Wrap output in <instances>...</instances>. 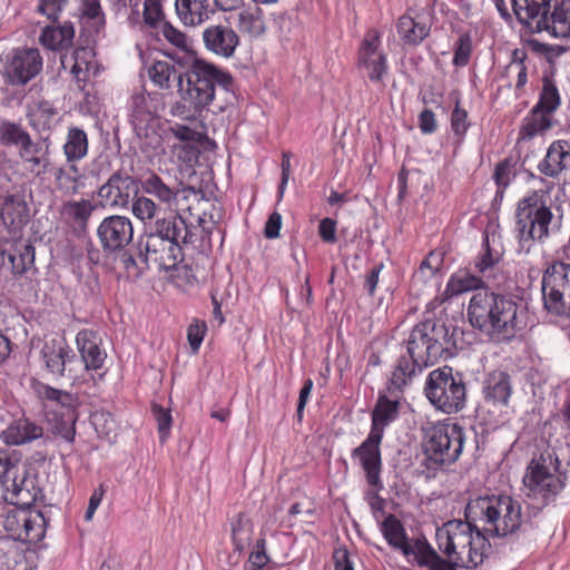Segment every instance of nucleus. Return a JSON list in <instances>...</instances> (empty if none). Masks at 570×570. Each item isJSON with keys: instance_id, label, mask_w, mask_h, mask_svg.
I'll use <instances>...</instances> for the list:
<instances>
[{"instance_id": "33", "label": "nucleus", "mask_w": 570, "mask_h": 570, "mask_svg": "<svg viewBox=\"0 0 570 570\" xmlns=\"http://www.w3.org/2000/svg\"><path fill=\"white\" fill-rule=\"evenodd\" d=\"M56 189L63 196H75L85 187V174H82L77 164L66 163L55 169Z\"/></svg>"}, {"instance_id": "49", "label": "nucleus", "mask_w": 570, "mask_h": 570, "mask_svg": "<svg viewBox=\"0 0 570 570\" xmlns=\"http://www.w3.org/2000/svg\"><path fill=\"white\" fill-rule=\"evenodd\" d=\"M551 118L531 109L530 114L523 119L518 134V140H531L538 135H542L551 127Z\"/></svg>"}, {"instance_id": "21", "label": "nucleus", "mask_w": 570, "mask_h": 570, "mask_svg": "<svg viewBox=\"0 0 570 570\" xmlns=\"http://www.w3.org/2000/svg\"><path fill=\"white\" fill-rule=\"evenodd\" d=\"M43 60L38 49L23 48L16 52L9 75L13 85H26L42 70Z\"/></svg>"}, {"instance_id": "52", "label": "nucleus", "mask_w": 570, "mask_h": 570, "mask_svg": "<svg viewBox=\"0 0 570 570\" xmlns=\"http://www.w3.org/2000/svg\"><path fill=\"white\" fill-rule=\"evenodd\" d=\"M444 264V254L440 250H431L414 272V281L429 282L441 273Z\"/></svg>"}, {"instance_id": "62", "label": "nucleus", "mask_w": 570, "mask_h": 570, "mask_svg": "<svg viewBox=\"0 0 570 570\" xmlns=\"http://www.w3.org/2000/svg\"><path fill=\"white\" fill-rule=\"evenodd\" d=\"M157 209L158 207L151 198L146 196H136L132 199L131 212L136 218L145 224L146 222H151L155 218Z\"/></svg>"}, {"instance_id": "57", "label": "nucleus", "mask_w": 570, "mask_h": 570, "mask_svg": "<svg viewBox=\"0 0 570 570\" xmlns=\"http://www.w3.org/2000/svg\"><path fill=\"white\" fill-rule=\"evenodd\" d=\"M148 75L154 85L161 89L170 88L171 81L178 76L174 65L160 60L153 63L148 69Z\"/></svg>"}, {"instance_id": "28", "label": "nucleus", "mask_w": 570, "mask_h": 570, "mask_svg": "<svg viewBox=\"0 0 570 570\" xmlns=\"http://www.w3.org/2000/svg\"><path fill=\"white\" fill-rule=\"evenodd\" d=\"M511 6L521 24L531 32H541L548 0H511Z\"/></svg>"}, {"instance_id": "58", "label": "nucleus", "mask_w": 570, "mask_h": 570, "mask_svg": "<svg viewBox=\"0 0 570 570\" xmlns=\"http://www.w3.org/2000/svg\"><path fill=\"white\" fill-rule=\"evenodd\" d=\"M57 109L47 100L39 101L30 112V121L35 127L49 129L56 121Z\"/></svg>"}, {"instance_id": "3", "label": "nucleus", "mask_w": 570, "mask_h": 570, "mask_svg": "<svg viewBox=\"0 0 570 570\" xmlns=\"http://www.w3.org/2000/svg\"><path fill=\"white\" fill-rule=\"evenodd\" d=\"M465 519L476 522L489 537L512 534L524 522L519 500L494 494L471 499L465 507Z\"/></svg>"}, {"instance_id": "25", "label": "nucleus", "mask_w": 570, "mask_h": 570, "mask_svg": "<svg viewBox=\"0 0 570 570\" xmlns=\"http://www.w3.org/2000/svg\"><path fill=\"white\" fill-rule=\"evenodd\" d=\"M175 13L185 27H199L207 22L215 10L209 0H175Z\"/></svg>"}, {"instance_id": "22", "label": "nucleus", "mask_w": 570, "mask_h": 570, "mask_svg": "<svg viewBox=\"0 0 570 570\" xmlns=\"http://www.w3.org/2000/svg\"><path fill=\"white\" fill-rule=\"evenodd\" d=\"M76 344L87 371L100 370L106 361L107 353L101 347V338L92 330H81L76 335Z\"/></svg>"}, {"instance_id": "32", "label": "nucleus", "mask_w": 570, "mask_h": 570, "mask_svg": "<svg viewBox=\"0 0 570 570\" xmlns=\"http://www.w3.org/2000/svg\"><path fill=\"white\" fill-rule=\"evenodd\" d=\"M73 37V24L65 21L62 24L46 26L39 36V42L48 50L60 51L72 45Z\"/></svg>"}, {"instance_id": "38", "label": "nucleus", "mask_w": 570, "mask_h": 570, "mask_svg": "<svg viewBox=\"0 0 570 570\" xmlns=\"http://www.w3.org/2000/svg\"><path fill=\"white\" fill-rule=\"evenodd\" d=\"M409 556H413L420 567H426L429 570H450V562L445 561L426 541V539H416L409 544Z\"/></svg>"}, {"instance_id": "16", "label": "nucleus", "mask_w": 570, "mask_h": 570, "mask_svg": "<svg viewBox=\"0 0 570 570\" xmlns=\"http://www.w3.org/2000/svg\"><path fill=\"white\" fill-rule=\"evenodd\" d=\"M140 252H145L147 263L158 268L170 271L184 261L181 245L164 239L160 236L145 234L139 242Z\"/></svg>"}, {"instance_id": "53", "label": "nucleus", "mask_w": 570, "mask_h": 570, "mask_svg": "<svg viewBox=\"0 0 570 570\" xmlns=\"http://www.w3.org/2000/svg\"><path fill=\"white\" fill-rule=\"evenodd\" d=\"M517 164L513 157H507L497 164L492 176L497 186V195L502 196L505 189L515 179Z\"/></svg>"}, {"instance_id": "6", "label": "nucleus", "mask_w": 570, "mask_h": 570, "mask_svg": "<svg viewBox=\"0 0 570 570\" xmlns=\"http://www.w3.org/2000/svg\"><path fill=\"white\" fill-rule=\"evenodd\" d=\"M424 394L438 411L445 414L460 412L466 402V387L462 375L448 365L429 373Z\"/></svg>"}, {"instance_id": "50", "label": "nucleus", "mask_w": 570, "mask_h": 570, "mask_svg": "<svg viewBox=\"0 0 570 570\" xmlns=\"http://www.w3.org/2000/svg\"><path fill=\"white\" fill-rule=\"evenodd\" d=\"M165 0H142V12L140 13V23L151 30H158L166 19Z\"/></svg>"}, {"instance_id": "46", "label": "nucleus", "mask_w": 570, "mask_h": 570, "mask_svg": "<svg viewBox=\"0 0 570 570\" xmlns=\"http://www.w3.org/2000/svg\"><path fill=\"white\" fill-rule=\"evenodd\" d=\"M237 27L240 32L250 37H259L265 33L266 26L263 11L258 7L242 9L237 14Z\"/></svg>"}, {"instance_id": "40", "label": "nucleus", "mask_w": 570, "mask_h": 570, "mask_svg": "<svg viewBox=\"0 0 570 570\" xmlns=\"http://www.w3.org/2000/svg\"><path fill=\"white\" fill-rule=\"evenodd\" d=\"M88 150L89 140L87 132L79 127H70L62 146L66 163L77 164L87 157Z\"/></svg>"}, {"instance_id": "36", "label": "nucleus", "mask_w": 570, "mask_h": 570, "mask_svg": "<svg viewBox=\"0 0 570 570\" xmlns=\"http://www.w3.org/2000/svg\"><path fill=\"white\" fill-rule=\"evenodd\" d=\"M489 289L482 277L466 271H458L452 274L443 292L444 299L459 296L466 292Z\"/></svg>"}, {"instance_id": "60", "label": "nucleus", "mask_w": 570, "mask_h": 570, "mask_svg": "<svg viewBox=\"0 0 570 570\" xmlns=\"http://www.w3.org/2000/svg\"><path fill=\"white\" fill-rule=\"evenodd\" d=\"M158 30H160L164 39L175 48L185 52L191 50V40L189 37L170 21L165 22Z\"/></svg>"}, {"instance_id": "12", "label": "nucleus", "mask_w": 570, "mask_h": 570, "mask_svg": "<svg viewBox=\"0 0 570 570\" xmlns=\"http://www.w3.org/2000/svg\"><path fill=\"white\" fill-rule=\"evenodd\" d=\"M356 65L371 82H382L387 76L389 59L382 48V33L379 29L370 28L365 31L356 52Z\"/></svg>"}, {"instance_id": "59", "label": "nucleus", "mask_w": 570, "mask_h": 570, "mask_svg": "<svg viewBox=\"0 0 570 570\" xmlns=\"http://www.w3.org/2000/svg\"><path fill=\"white\" fill-rule=\"evenodd\" d=\"M525 53L520 50H514L511 62L507 66L505 75L508 78H515V89L522 90L528 82V70L524 65Z\"/></svg>"}, {"instance_id": "43", "label": "nucleus", "mask_w": 570, "mask_h": 570, "mask_svg": "<svg viewBox=\"0 0 570 570\" xmlns=\"http://www.w3.org/2000/svg\"><path fill=\"white\" fill-rule=\"evenodd\" d=\"M488 537L489 535L484 533L482 529H480V525L476 522H473L471 542L464 544V550L465 554L470 553L474 559L471 560L470 563L461 566V568L474 569L483 563L484 559L488 557L489 551L491 550V544Z\"/></svg>"}, {"instance_id": "19", "label": "nucleus", "mask_w": 570, "mask_h": 570, "mask_svg": "<svg viewBox=\"0 0 570 570\" xmlns=\"http://www.w3.org/2000/svg\"><path fill=\"white\" fill-rule=\"evenodd\" d=\"M205 48L222 58H232L240 43V38L234 28L228 24H209L202 33Z\"/></svg>"}, {"instance_id": "63", "label": "nucleus", "mask_w": 570, "mask_h": 570, "mask_svg": "<svg viewBox=\"0 0 570 570\" xmlns=\"http://www.w3.org/2000/svg\"><path fill=\"white\" fill-rule=\"evenodd\" d=\"M111 12L116 16L125 13L128 8H130V12L128 14V23L131 27H136L140 23V11H139V2L136 0H107Z\"/></svg>"}, {"instance_id": "48", "label": "nucleus", "mask_w": 570, "mask_h": 570, "mask_svg": "<svg viewBox=\"0 0 570 570\" xmlns=\"http://www.w3.org/2000/svg\"><path fill=\"white\" fill-rule=\"evenodd\" d=\"M9 498H11V493H9ZM36 500L37 498L29 504H18L14 499H10L11 503L16 505V508L8 512L3 522V527L16 540L22 541L24 522L27 521L30 507L35 503Z\"/></svg>"}, {"instance_id": "4", "label": "nucleus", "mask_w": 570, "mask_h": 570, "mask_svg": "<svg viewBox=\"0 0 570 570\" xmlns=\"http://www.w3.org/2000/svg\"><path fill=\"white\" fill-rule=\"evenodd\" d=\"M559 459L550 450L534 455L527 466L523 476L527 497L539 510L553 502L566 485V476L559 472Z\"/></svg>"}, {"instance_id": "39", "label": "nucleus", "mask_w": 570, "mask_h": 570, "mask_svg": "<svg viewBox=\"0 0 570 570\" xmlns=\"http://www.w3.org/2000/svg\"><path fill=\"white\" fill-rule=\"evenodd\" d=\"M36 392L40 399L60 407L63 416H70L71 420L76 419L78 407V399L76 395L47 384H38Z\"/></svg>"}, {"instance_id": "9", "label": "nucleus", "mask_w": 570, "mask_h": 570, "mask_svg": "<svg viewBox=\"0 0 570 570\" xmlns=\"http://www.w3.org/2000/svg\"><path fill=\"white\" fill-rule=\"evenodd\" d=\"M544 309L554 316L570 317V264L553 262L541 279Z\"/></svg>"}, {"instance_id": "41", "label": "nucleus", "mask_w": 570, "mask_h": 570, "mask_svg": "<svg viewBox=\"0 0 570 570\" xmlns=\"http://www.w3.org/2000/svg\"><path fill=\"white\" fill-rule=\"evenodd\" d=\"M140 184L145 194L156 197L160 203L166 205L174 203L179 194V189L176 186L165 183L164 179L154 171L146 175Z\"/></svg>"}, {"instance_id": "2", "label": "nucleus", "mask_w": 570, "mask_h": 570, "mask_svg": "<svg viewBox=\"0 0 570 570\" xmlns=\"http://www.w3.org/2000/svg\"><path fill=\"white\" fill-rule=\"evenodd\" d=\"M466 315L471 326L494 343L510 342L527 326L521 304L490 289L471 296Z\"/></svg>"}, {"instance_id": "34", "label": "nucleus", "mask_w": 570, "mask_h": 570, "mask_svg": "<svg viewBox=\"0 0 570 570\" xmlns=\"http://www.w3.org/2000/svg\"><path fill=\"white\" fill-rule=\"evenodd\" d=\"M399 397L400 396H395L394 400H391L386 395H379L376 405L372 412L370 433L383 438L385 426L395 421L399 415Z\"/></svg>"}, {"instance_id": "11", "label": "nucleus", "mask_w": 570, "mask_h": 570, "mask_svg": "<svg viewBox=\"0 0 570 570\" xmlns=\"http://www.w3.org/2000/svg\"><path fill=\"white\" fill-rule=\"evenodd\" d=\"M130 121L138 137L146 138L148 145L158 148L161 145L159 135V99L150 94H138L131 98Z\"/></svg>"}, {"instance_id": "15", "label": "nucleus", "mask_w": 570, "mask_h": 570, "mask_svg": "<svg viewBox=\"0 0 570 570\" xmlns=\"http://www.w3.org/2000/svg\"><path fill=\"white\" fill-rule=\"evenodd\" d=\"M29 220V208L19 195H8L0 205V245L18 240Z\"/></svg>"}, {"instance_id": "51", "label": "nucleus", "mask_w": 570, "mask_h": 570, "mask_svg": "<svg viewBox=\"0 0 570 570\" xmlns=\"http://www.w3.org/2000/svg\"><path fill=\"white\" fill-rule=\"evenodd\" d=\"M94 208V205L87 199L69 200L62 206V215L73 225L85 228Z\"/></svg>"}, {"instance_id": "24", "label": "nucleus", "mask_w": 570, "mask_h": 570, "mask_svg": "<svg viewBox=\"0 0 570 570\" xmlns=\"http://www.w3.org/2000/svg\"><path fill=\"white\" fill-rule=\"evenodd\" d=\"M41 358L49 374L62 377L67 363L75 360L76 354L65 340H51L45 343Z\"/></svg>"}, {"instance_id": "61", "label": "nucleus", "mask_w": 570, "mask_h": 570, "mask_svg": "<svg viewBox=\"0 0 570 570\" xmlns=\"http://www.w3.org/2000/svg\"><path fill=\"white\" fill-rule=\"evenodd\" d=\"M33 259L35 248L29 244L22 245L21 248L9 255L12 273L22 275L33 264Z\"/></svg>"}, {"instance_id": "56", "label": "nucleus", "mask_w": 570, "mask_h": 570, "mask_svg": "<svg viewBox=\"0 0 570 570\" xmlns=\"http://www.w3.org/2000/svg\"><path fill=\"white\" fill-rule=\"evenodd\" d=\"M46 534V519L41 511L30 508L22 535L23 542L37 543Z\"/></svg>"}, {"instance_id": "7", "label": "nucleus", "mask_w": 570, "mask_h": 570, "mask_svg": "<svg viewBox=\"0 0 570 570\" xmlns=\"http://www.w3.org/2000/svg\"><path fill=\"white\" fill-rule=\"evenodd\" d=\"M515 218V229L522 245L548 237L553 219L548 195L542 190L529 193L519 200Z\"/></svg>"}, {"instance_id": "44", "label": "nucleus", "mask_w": 570, "mask_h": 570, "mask_svg": "<svg viewBox=\"0 0 570 570\" xmlns=\"http://www.w3.org/2000/svg\"><path fill=\"white\" fill-rule=\"evenodd\" d=\"M381 531L387 541V543L402 551V553L409 557V544L405 529L402 522L394 515H387L381 527Z\"/></svg>"}, {"instance_id": "31", "label": "nucleus", "mask_w": 570, "mask_h": 570, "mask_svg": "<svg viewBox=\"0 0 570 570\" xmlns=\"http://www.w3.org/2000/svg\"><path fill=\"white\" fill-rule=\"evenodd\" d=\"M69 60L72 61L70 71L78 89L85 90L95 66V55L92 50L86 47H78L73 50L70 58L61 56V65L63 68H67Z\"/></svg>"}, {"instance_id": "20", "label": "nucleus", "mask_w": 570, "mask_h": 570, "mask_svg": "<svg viewBox=\"0 0 570 570\" xmlns=\"http://www.w3.org/2000/svg\"><path fill=\"white\" fill-rule=\"evenodd\" d=\"M433 365L432 363L420 358L406 351L401 355L391 373L387 390L392 396H401L404 389L412 384L413 380L422 373V371Z\"/></svg>"}, {"instance_id": "13", "label": "nucleus", "mask_w": 570, "mask_h": 570, "mask_svg": "<svg viewBox=\"0 0 570 570\" xmlns=\"http://www.w3.org/2000/svg\"><path fill=\"white\" fill-rule=\"evenodd\" d=\"M382 440V436L368 433L366 439L351 453L352 460L357 463L364 472L368 487L375 491H382L384 489L381 478L383 468L381 453Z\"/></svg>"}, {"instance_id": "1", "label": "nucleus", "mask_w": 570, "mask_h": 570, "mask_svg": "<svg viewBox=\"0 0 570 570\" xmlns=\"http://www.w3.org/2000/svg\"><path fill=\"white\" fill-rule=\"evenodd\" d=\"M179 100L174 114L185 120L203 118L216 98V88L230 91L233 76L213 62L195 58L184 72L177 76Z\"/></svg>"}, {"instance_id": "26", "label": "nucleus", "mask_w": 570, "mask_h": 570, "mask_svg": "<svg viewBox=\"0 0 570 570\" xmlns=\"http://www.w3.org/2000/svg\"><path fill=\"white\" fill-rule=\"evenodd\" d=\"M483 399L493 406H507L512 395L511 377L503 371L489 373L482 386Z\"/></svg>"}, {"instance_id": "47", "label": "nucleus", "mask_w": 570, "mask_h": 570, "mask_svg": "<svg viewBox=\"0 0 570 570\" xmlns=\"http://www.w3.org/2000/svg\"><path fill=\"white\" fill-rule=\"evenodd\" d=\"M19 156L22 159L27 170L36 176H41L47 173L50 165L47 153H42L39 144L30 141V146H24L19 150Z\"/></svg>"}, {"instance_id": "37", "label": "nucleus", "mask_w": 570, "mask_h": 570, "mask_svg": "<svg viewBox=\"0 0 570 570\" xmlns=\"http://www.w3.org/2000/svg\"><path fill=\"white\" fill-rule=\"evenodd\" d=\"M145 234L160 236L179 245L188 242V227L180 216H170L168 218L157 219L150 232Z\"/></svg>"}, {"instance_id": "14", "label": "nucleus", "mask_w": 570, "mask_h": 570, "mask_svg": "<svg viewBox=\"0 0 570 570\" xmlns=\"http://www.w3.org/2000/svg\"><path fill=\"white\" fill-rule=\"evenodd\" d=\"M0 484L18 504H29L38 498L39 490L33 481L18 476V459L8 451H0Z\"/></svg>"}, {"instance_id": "8", "label": "nucleus", "mask_w": 570, "mask_h": 570, "mask_svg": "<svg viewBox=\"0 0 570 570\" xmlns=\"http://www.w3.org/2000/svg\"><path fill=\"white\" fill-rule=\"evenodd\" d=\"M464 430L456 423L438 422L424 430L423 451L438 466L458 461L464 446Z\"/></svg>"}, {"instance_id": "5", "label": "nucleus", "mask_w": 570, "mask_h": 570, "mask_svg": "<svg viewBox=\"0 0 570 570\" xmlns=\"http://www.w3.org/2000/svg\"><path fill=\"white\" fill-rule=\"evenodd\" d=\"M456 347L453 333L444 322L425 320L413 326L406 341L409 353L434 364L451 356Z\"/></svg>"}, {"instance_id": "23", "label": "nucleus", "mask_w": 570, "mask_h": 570, "mask_svg": "<svg viewBox=\"0 0 570 570\" xmlns=\"http://www.w3.org/2000/svg\"><path fill=\"white\" fill-rule=\"evenodd\" d=\"M541 31L554 38L570 37V0H548Z\"/></svg>"}, {"instance_id": "55", "label": "nucleus", "mask_w": 570, "mask_h": 570, "mask_svg": "<svg viewBox=\"0 0 570 570\" xmlns=\"http://www.w3.org/2000/svg\"><path fill=\"white\" fill-rule=\"evenodd\" d=\"M0 141L6 146H16L21 150L24 146H30L31 137L20 125L3 121L0 125Z\"/></svg>"}, {"instance_id": "10", "label": "nucleus", "mask_w": 570, "mask_h": 570, "mask_svg": "<svg viewBox=\"0 0 570 570\" xmlns=\"http://www.w3.org/2000/svg\"><path fill=\"white\" fill-rule=\"evenodd\" d=\"M472 530L473 521L470 519L450 520L436 529V544L444 560L450 562V570H456L474 559L464 550V544L471 542Z\"/></svg>"}, {"instance_id": "30", "label": "nucleus", "mask_w": 570, "mask_h": 570, "mask_svg": "<svg viewBox=\"0 0 570 570\" xmlns=\"http://www.w3.org/2000/svg\"><path fill=\"white\" fill-rule=\"evenodd\" d=\"M43 435L42 426L27 417L13 420L0 434L7 445H23Z\"/></svg>"}, {"instance_id": "42", "label": "nucleus", "mask_w": 570, "mask_h": 570, "mask_svg": "<svg viewBox=\"0 0 570 570\" xmlns=\"http://www.w3.org/2000/svg\"><path fill=\"white\" fill-rule=\"evenodd\" d=\"M254 523L246 512H238L230 520V539L235 551L242 552L253 540Z\"/></svg>"}, {"instance_id": "29", "label": "nucleus", "mask_w": 570, "mask_h": 570, "mask_svg": "<svg viewBox=\"0 0 570 570\" xmlns=\"http://www.w3.org/2000/svg\"><path fill=\"white\" fill-rule=\"evenodd\" d=\"M504 250L499 237L495 234H485L480 253L474 258L473 266L483 277H490L492 272L499 265L503 257Z\"/></svg>"}, {"instance_id": "27", "label": "nucleus", "mask_w": 570, "mask_h": 570, "mask_svg": "<svg viewBox=\"0 0 570 570\" xmlns=\"http://www.w3.org/2000/svg\"><path fill=\"white\" fill-rule=\"evenodd\" d=\"M570 168V142L568 140L553 141L538 164V170L551 178L558 177L563 170Z\"/></svg>"}, {"instance_id": "54", "label": "nucleus", "mask_w": 570, "mask_h": 570, "mask_svg": "<svg viewBox=\"0 0 570 570\" xmlns=\"http://www.w3.org/2000/svg\"><path fill=\"white\" fill-rule=\"evenodd\" d=\"M560 102L561 99L557 87L550 79L544 78L539 100L532 109L551 118Z\"/></svg>"}, {"instance_id": "17", "label": "nucleus", "mask_w": 570, "mask_h": 570, "mask_svg": "<svg viewBox=\"0 0 570 570\" xmlns=\"http://www.w3.org/2000/svg\"><path fill=\"white\" fill-rule=\"evenodd\" d=\"M138 185L126 173L116 171L98 189V202L102 207L125 208L137 196Z\"/></svg>"}, {"instance_id": "45", "label": "nucleus", "mask_w": 570, "mask_h": 570, "mask_svg": "<svg viewBox=\"0 0 570 570\" xmlns=\"http://www.w3.org/2000/svg\"><path fill=\"white\" fill-rule=\"evenodd\" d=\"M0 570H29L24 552L9 539L0 541Z\"/></svg>"}, {"instance_id": "18", "label": "nucleus", "mask_w": 570, "mask_h": 570, "mask_svg": "<svg viewBox=\"0 0 570 570\" xmlns=\"http://www.w3.org/2000/svg\"><path fill=\"white\" fill-rule=\"evenodd\" d=\"M97 235L105 250L118 252L128 246L134 237V226L127 216L105 217L97 228Z\"/></svg>"}, {"instance_id": "64", "label": "nucleus", "mask_w": 570, "mask_h": 570, "mask_svg": "<svg viewBox=\"0 0 570 570\" xmlns=\"http://www.w3.org/2000/svg\"><path fill=\"white\" fill-rule=\"evenodd\" d=\"M471 55L472 39L468 33L461 35L454 45L453 65L460 68L465 67L470 62Z\"/></svg>"}, {"instance_id": "35", "label": "nucleus", "mask_w": 570, "mask_h": 570, "mask_svg": "<svg viewBox=\"0 0 570 570\" xmlns=\"http://www.w3.org/2000/svg\"><path fill=\"white\" fill-rule=\"evenodd\" d=\"M396 30L405 45L417 46L430 35L431 26L419 16L403 14L397 20Z\"/></svg>"}]
</instances>
